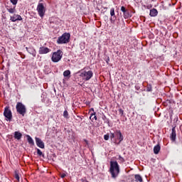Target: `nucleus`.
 Returning a JSON list of instances; mask_svg holds the SVG:
<instances>
[{
    "label": "nucleus",
    "instance_id": "nucleus-1",
    "mask_svg": "<svg viewBox=\"0 0 182 182\" xmlns=\"http://www.w3.org/2000/svg\"><path fill=\"white\" fill-rule=\"evenodd\" d=\"M109 173H111L112 178H116V177L119 176V173H120V167L119 166L117 161H110Z\"/></svg>",
    "mask_w": 182,
    "mask_h": 182
},
{
    "label": "nucleus",
    "instance_id": "nucleus-2",
    "mask_svg": "<svg viewBox=\"0 0 182 182\" xmlns=\"http://www.w3.org/2000/svg\"><path fill=\"white\" fill-rule=\"evenodd\" d=\"M80 77L82 79L84 82H87L90 80L91 77H93V71L90 70L82 69L79 71Z\"/></svg>",
    "mask_w": 182,
    "mask_h": 182
},
{
    "label": "nucleus",
    "instance_id": "nucleus-3",
    "mask_svg": "<svg viewBox=\"0 0 182 182\" xmlns=\"http://www.w3.org/2000/svg\"><path fill=\"white\" fill-rule=\"evenodd\" d=\"M36 11L41 18H43V16H45V13L46 12V4L43 2V0L39 1Z\"/></svg>",
    "mask_w": 182,
    "mask_h": 182
},
{
    "label": "nucleus",
    "instance_id": "nucleus-4",
    "mask_svg": "<svg viewBox=\"0 0 182 182\" xmlns=\"http://www.w3.org/2000/svg\"><path fill=\"white\" fill-rule=\"evenodd\" d=\"M63 56V52L62 50H58L56 52H54L51 57L52 62H54V63H58L62 59V57Z\"/></svg>",
    "mask_w": 182,
    "mask_h": 182
},
{
    "label": "nucleus",
    "instance_id": "nucleus-5",
    "mask_svg": "<svg viewBox=\"0 0 182 182\" xmlns=\"http://www.w3.org/2000/svg\"><path fill=\"white\" fill-rule=\"evenodd\" d=\"M69 39H70V34L69 33H64L60 37L58 38L57 43H68Z\"/></svg>",
    "mask_w": 182,
    "mask_h": 182
},
{
    "label": "nucleus",
    "instance_id": "nucleus-6",
    "mask_svg": "<svg viewBox=\"0 0 182 182\" xmlns=\"http://www.w3.org/2000/svg\"><path fill=\"white\" fill-rule=\"evenodd\" d=\"M16 109L17 111V113L18 114H21V116H25L26 114V107L22 104V102H17Z\"/></svg>",
    "mask_w": 182,
    "mask_h": 182
},
{
    "label": "nucleus",
    "instance_id": "nucleus-7",
    "mask_svg": "<svg viewBox=\"0 0 182 182\" xmlns=\"http://www.w3.org/2000/svg\"><path fill=\"white\" fill-rule=\"evenodd\" d=\"M4 115L7 120L11 121L12 119V112L11 111V109H9V108H5Z\"/></svg>",
    "mask_w": 182,
    "mask_h": 182
},
{
    "label": "nucleus",
    "instance_id": "nucleus-8",
    "mask_svg": "<svg viewBox=\"0 0 182 182\" xmlns=\"http://www.w3.org/2000/svg\"><path fill=\"white\" fill-rule=\"evenodd\" d=\"M35 140H36V143L38 147H39L40 149H45V144L43 143L42 139H41L38 137H36Z\"/></svg>",
    "mask_w": 182,
    "mask_h": 182
},
{
    "label": "nucleus",
    "instance_id": "nucleus-9",
    "mask_svg": "<svg viewBox=\"0 0 182 182\" xmlns=\"http://www.w3.org/2000/svg\"><path fill=\"white\" fill-rule=\"evenodd\" d=\"M10 21L11 22H16V21H22V16L18 14H14L13 16H10Z\"/></svg>",
    "mask_w": 182,
    "mask_h": 182
},
{
    "label": "nucleus",
    "instance_id": "nucleus-10",
    "mask_svg": "<svg viewBox=\"0 0 182 182\" xmlns=\"http://www.w3.org/2000/svg\"><path fill=\"white\" fill-rule=\"evenodd\" d=\"M49 52H50V49L47 47H41L38 50L40 55H45L46 53H49Z\"/></svg>",
    "mask_w": 182,
    "mask_h": 182
},
{
    "label": "nucleus",
    "instance_id": "nucleus-11",
    "mask_svg": "<svg viewBox=\"0 0 182 182\" xmlns=\"http://www.w3.org/2000/svg\"><path fill=\"white\" fill-rule=\"evenodd\" d=\"M176 128L173 127L171 129V139L172 141H174L176 140Z\"/></svg>",
    "mask_w": 182,
    "mask_h": 182
},
{
    "label": "nucleus",
    "instance_id": "nucleus-12",
    "mask_svg": "<svg viewBox=\"0 0 182 182\" xmlns=\"http://www.w3.org/2000/svg\"><path fill=\"white\" fill-rule=\"evenodd\" d=\"M115 134L118 139H119V141H123V135H122V132L119 130H117L115 132Z\"/></svg>",
    "mask_w": 182,
    "mask_h": 182
},
{
    "label": "nucleus",
    "instance_id": "nucleus-13",
    "mask_svg": "<svg viewBox=\"0 0 182 182\" xmlns=\"http://www.w3.org/2000/svg\"><path fill=\"white\" fill-rule=\"evenodd\" d=\"M14 139H16V140H21V139H22V134L19 132H15Z\"/></svg>",
    "mask_w": 182,
    "mask_h": 182
},
{
    "label": "nucleus",
    "instance_id": "nucleus-14",
    "mask_svg": "<svg viewBox=\"0 0 182 182\" xmlns=\"http://www.w3.org/2000/svg\"><path fill=\"white\" fill-rule=\"evenodd\" d=\"M157 14H159V12L157 11V9H153L150 10V13H149L150 16H157Z\"/></svg>",
    "mask_w": 182,
    "mask_h": 182
},
{
    "label": "nucleus",
    "instance_id": "nucleus-15",
    "mask_svg": "<svg viewBox=\"0 0 182 182\" xmlns=\"http://www.w3.org/2000/svg\"><path fill=\"white\" fill-rule=\"evenodd\" d=\"M26 137H27V141L28 144H31V146H35V142L33 141V139H32V137H31V136L29 135H26Z\"/></svg>",
    "mask_w": 182,
    "mask_h": 182
},
{
    "label": "nucleus",
    "instance_id": "nucleus-16",
    "mask_svg": "<svg viewBox=\"0 0 182 182\" xmlns=\"http://www.w3.org/2000/svg\"><path fill=\"white\" fill-rule=\"evenodd\" d=\"M63 76L65 77V79H69L70 77V70H67L64 71Z\"/></svg>",
    "mask_w": 182,
    "mask_h": 182
},
{
    "label": "nucleus",
    "instance_id": "nucleus-17",
    "mask_svg": "<svg viewBox=\"0 0 182 182\" xmlns=\"http://www.w3.org/2000/svg\"><path fill=\"white\" fill-rule=\"evenodd\" d=\"M160 151V145H156L154 147V154H159Z\"/></svg>",
    "mask_w": 182,
    "mask_h": 182
},
{
    "label": "nucleus",
    "instance_id": "nucleus-18",
    "mask_svg": "<svg viewBox=\"0 0 182 182\" xmlns=\"http://www.w3.org/2000/svg\"><path fill=\"white\" fill-rule=\"evenodd\" d=\"M135 181L136 182H143V178L140 175H135Z\"/></svg>",
    "mask_w": 182,
    "mask_h": 182
},
{
    "label": "nucleus",
    "instance_id": "nucleus-19",
    "mask_svg": "<svg viewBox=\"0 0 182 182\" xmlns=\"http://www.w3.org/2000/svg\"><path fill=\"white\" fill-rule=\"evenodd\" d=\"M124 14V18L125 19H127V18H130V13H129V11H126L125 12L123 13Z\"/></svg>",
    "mask_w": 182,
    "mask_h": 182
},
{
    "label": "nucleus",
    "instance_id": "nucleus-20",
    "mask_svg": "<svg viewBox=\"0 0 182 182\" xmlns=\"http://www.w3.org/2000/svg\"><path fill=\"white\" fill-rule=\"evenodd\" d=\"M7 11L8 12H9V14H15L16 9H15V7L12 8H7Z\"/></svg>",
    "mask_w": 182,
    "mask_h": 182
},
{
    "label": "nucleus",
    "instance_id": "nucleus-21",
    "mask_svg": "<svg viewBox=\"0 0 182 182\" xmlns=\"http://www.w3.org/2000/svg\"><path fill=\"white\" fill-rule=\"evenodd\" d=\"M90 120H97V117H96V114H91L90 117Z\"/></svg>",
    "mask_w": 182,
    "mask_h": 182
},
{
    "label": "nucleus",
    "instance_id": "nucleus-22",
    "mask_svg": "<svg viewBox=\"0 0 182 182\" xmlns=\"http://www.w3.org/2000/svg\"><path fill=\"white\" fill-rule=\"evenodd\" d=\"M110 15L112 18H114L116 16V14H114V8H111L110 9Z\"/></svg>",
    "mask_w": 182,
    "mask_h": 182
},
{
    "label": "nucleus",
    "instance_id": "nucleus-23",
    "mask_svg": "<svg viewBox=\"0 0 182 182\" xmlns=\"http://www.w3.org/2000/svg\"><path fill=\"white\" fill-rule=\"evenodd\" d=\"M63 117L65 118V119H69V113L68 112L67 110H65L64 112H63Z\"/></svg>",
    "mask_w": 182,
    "mask_h": 182
},
{
    "label": "nucleus",
    "instance_id": "nucleus-24",
    "mask_svg": "<svg viewBox=\"0 0 182 182\" xmlns=\"http://www.w3.org/2000/svg\"><path fill=\"white\" fill-rule=\"evenodd\" d=\"M15 178L17 180V181H19V173H18L17 171L15 172Z\"/></svg>",
    "mask_w": 182,
    "mask_h": 182
},
{
    "label": "nucleus",
    "instance_id": "nucleus-25",
    "mask_svg": "<svg viewBox=\"0 0 182 182\" xmlns=\"http://www.w3.org/2000/svg\"><path fill=\"white\" fill-rule=\"evenodd\" d=\"M26 50H28V52H29V53H31V55L35 56V50H31V51H30L29 50H28V48H26Z\"/></svg>",
    "mask_w": 182,
    "mask_h": 182
},
{
    "label": "nucleus",
    "instance_id": "nucleus-26",
    "mask_svg": "<svg viewBox=\"0 0 182 182\" xmlns=\"http://www.w3.org/2000/svg\"><path fill=\"white\" fill-rule=\"evenodd\" d=\"M151 90H152L151 85H147L146 92H151Z\"/></svg>",
    "mask_w": 182,
    "mask_h": 182
},
{
    "label": "nucleus",
    "instance_id": "nucleus-27",
    "mask_svg": "<svg viewBox=\"0 0 182 182\" xmlns=\"http://www.w3.org/2000/svg\"><path fill=\"white\" fill-rule=\"evenodd\" d=\"M118 159L119 160V161H121L122 163L124 162V159L123 157H122V156H119Z\"/></svg>",
    "mask_w": 182,
    "mask_h": 182
},
{
    "label": "nucleus",
    "instance_id": "nucleus-28",
    "mask_svg": "<svg viewBox=\"0 0 182 182\" xmlns=\"http://www.w3.org/2000/svg\"><path fill=\"white\" fill-rule=\"evenodd\" d=\"M10 1L13 5H16V4H18V0H10Z\"/></svg>",
    "mask_w": 182,
    "mask_h": 182
},
{
    "label": "nucleus",
    "instance_id": "nucleus-29",
    "mask_svg": "<svg viewBox=\"0 0 182 182\" xmlns=\"http://www.w3.org/2000/svg\"><path fill=\"white\" fill-rule=\"evenodd\" d=\"M37 154H38L39 156H42V151H41V149H37Z\"/></svg>",
    "mask_w": 182,
    "mask_h": 182
},
{
    "label": "nucleus",
    "instance_id": "nucleus-30",
    "mask_svg": "<svg viewBox=\"0 0 182 182\" xmlns=\"http://www.w3.org/2000/svg\"><path fill=\"white\" fill-rule=\"evenodd\" d=\"M121 11H122V12H123V14H124V12H126L127 10H126V8L122 6L121 7Z\"/></svg>",
    "mask_w": 182,
    "mask_h": 182
},
{
    "label": "nucleus",
    "instance_id": "nucleus-31",
    "mask_svg": "<svg viewBox=\"0 0 182 182\" xmlns=\"http://www.w3.org/2000/svg\"><path fill=\"white\" fill-rule=\"evenodd\" d=\"M104 139H105V140H109V134H105L104 136Z\"/></svg>",
    "mask_w": 182,
    "mask_h": 182
},
{
    "label": "nucleus",
    "instance_id": "nucleus-32",
    "mask_svg": "<svg viewBox=\"0 0 182 182\" xmlns=\"http://www.w3.org/2000/svg\"><path fill=\"white\" fill-rule=\"evenodd\" d=\"M65 177H66V174L65 173L61 174V178H65Z\"/></svg>",
    "mask_w": 182,
    "mask_h": 182
},
{
    "label": "nucleus",
    "instance_id": "nucleus-33",
    "mask_svg": "<svg viewBox=\"0 0 182 182\" xmlns=\"http://www.w3.org/2000/svg\"><path fill=\"white\" fill-rule=\"evenodd\" d=\"M110 137H111V139H114V134L111 133Z\"/></svg>",
    "mask_w": 182,
    "mask_h": 182
},
{
    "label": "nucleus",
    "instance_id": "nucleus-34",
    "mask_svg": "<svg viewBox=\"0 0 182 182\" xmlns=\"http://www.w3.org/2000/svg\"><path fill=\"white\" fill-rule=\"evenodd\" d=\"M110 21H111V22H113V19L112 18H110Z\"/></svg>",
    "mask_w": 182,
    "mask_h": 182
}]
</instances>
